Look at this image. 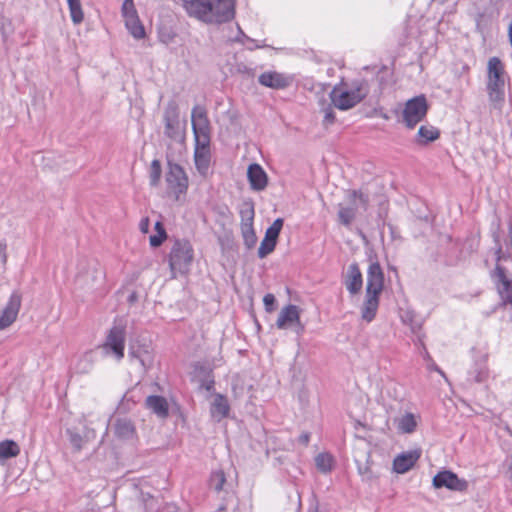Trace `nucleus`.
<instances>
[{"label":"nucleus","mask_w":512,"mask_h":512,"mask_svg":"<svg viewBox=\"0 0 512 512\" xmlns=\"http://www.w3.org/2000/svg\"><path fill=\"white\" fill-rule=\"evenodd\" d=\"M384 288V272L378 261L371 262L367 270L365 299L361 307V317L372 322L379 307V297Z\"/></svg>","instance_id":"nucleus-1"},{"label":"nucleus","mask_w":512,"mask_h":512,"mask_svg":"<svg viewBox=\"0 0 512 512\" xmlns=\"http://www.w3.org/2000/svg\"><path fill=\"white\" fill-rule=\"evenodd\" d=\"M190 7L192 13L189 16L207 24H223L235 17L234 0H202Z\"/></svg>","instance_id":"nucleus-2"},{"label":"nucleus","mask_w":512,"mask_h":512,"mask_svg":"<svg viewBox=\"0 0 512 512\" xmlns=\"http://www.w3.org/2000/svg\"><path fill=\"white\" fill-rule=\"evenodd\" d=\"M344 82L336 85L329 96L333 105L342 111L349 110L359 104L368 94V87L365 80H355L351 87L343 89Z\"/></svg>","instance_id":"nucleus-3"},{"label":"nucleus","mask_w":512,"mask_h":512,"mask_svg":"<svg viewBox=\"0 0 512 512\" xmlns=\"http://www.w3.org/2000/svg\"><path fill=\"white\" fill-rule=\"evenodd\" d=\"M194 258V250L189 240L175 239L169 253V267L172 278L176 277V272L187 273Z\"/></svg>","instance_id":"nucleus-4"},{"label":"nucleus","mask_w":512,"mask_h":512,"mask_svg":"<svg viewBox=\"0 0 512 512\" xmlns=\"http://www.w3.org/2000/svg\"><path fill=\"white\" fill-rule=\"evenodd\" d=\"M429 108L430 105L424 94L408 99L401 113L402 123L408 129H414L418 123L426 118Z\"/></svg>","instance_id":"nucleus-5"},{"label":"nucleus","mask_w":512,"mask_h":512,"mask_svg":"<svg viewBox=\"0 0 512 512\" xmlns=\"http://www.w3.org/2000/svg\"><path fill=\"white\" fill-rule=\"evenodd\" d=\"M167 187L172 191L176 199L180 194H185L188 189V176L183 167L178 163L168 161V171L165 175Z\"/></svg>","instance_id":"nucleus-6"},{"label":"nucleus","mask_w":512,"mask_h":512,"mask_svg":"<svg viewBox=\"0 0 512 512\" xmlns=\"http://www.w3.org/2000/svg\"><path fill=\"white\" fill-rule=\"evenodd\" d=\"M432 486L435 489L446 488L450 491L466 492L468 490L469 483L467 480L459 478L453 471L443 469L433 477Z\"/></svg>","instance_id":"nucleus-7"},{"label":"nucleus","mask_w":512,"mask_h":512,"mask_svg":"<svg viewBox=\"0 0 512 512\" xmlns=\"http://www.w3.org/2000/svg\"><path fill=\"white\" fill-rule=\"evenodd\" d=\"M244 206L245 208L240 210L241 234L245 247L250 250L254 248L257 243V236L253 226L255 211L252 202H246Z\"/></svg>","instance_id":"nucleus-8"},{"label":"nucleus","mask_w":512,"mask_h":512,"mask_svg":"<svg viewBox=\"0 0 512 512\" xmlns=\"http://www.w3.org/2000/svg\"><path fill=\"white\" fill-rule=\"evenodd\" d=\"M191 123L194 140L210 139V120L204 106L195 105L191 111Z\"/></svg>","instance_id":"nucleus-9"},{"label":"nucleus","mask_w":512,"mask_h":512,"mask_svg":"<svg viewBox=\"0 0 512 512\" xmlns=\"http://www.w3.org/2000/svg\"><path fill=\"white\" fill-rule=\"evenodd\" d=\"M491 278L495 281L502 302L510 304L512 308V276L508 275L505 267L496 265L491 272Z\"/></svg>","instance_id":"nucleus-10"},{"label":"nucleus","mask_w":512,"mask_h":512,"mask_svg":"<svg viewBox=\"0 0 512 512\" xmlns=\"http://www.w3.org/2000/svg\"><path fill=\"white\" fill-rule=\"evenodd\" d=\"M21 302L22 294L20 291H13L5 307L0 310V330L8 328L16 321Z\"/></svg>","instance_id":"nucleus-11"},{"label":"nucleus","mask_w":512,"mask_h":512,"mask_svg":"<svg viewBox=\"0 0 512 512\" xmlns=\"http://www.w3.org/2000/svg\"><path fill=\"white\" fill-rule=\"evenodd\" d=\"M284 220L277 218L267 228L264 239L258 248V257L265 258L268 254L272 253L276 247L279 234L283 228Z\"/></svg>","instance_id":"nucleus-12"},{"label":"nucleus","mask_w":512,"mask_h":512,"mask_svg":"<svg viewBox=\"0 0 512 512\" xmlns=\"http://www.w3.org/2000/svg\"><path fill=\"white\" fill-rule=\"evenodd\" d=\"M210 140H195L194 162L198 173L203 177L208 175L210 168Z\"/></svg>","instance_id":"nucleus-13"},{"label":"nucleus","mask_w":512,"mask_h":512,"mask_svg":"<svg viewBox=\"0 0 512 512\" xmlns=\"http://www.w3.org/2000/svg\"><path fill=\"white\" fill-rule=\"evenodd\" d=\"M125 336V328L120 325H115L109 330L106 337L104 348L112 351L118 360L124 357Z\"/></svg>","instance_id":"nucleus-14"},{"label":"nucleus","mask_w":512,"mask_h":512,"mask_svg":"<svg viewBox=\"0 0 512 512\" xmlns=\"http://www.w3.org/2000/svg\"><path fill=\"white\" fill-rule=\"evenodd\" d=\"M165 123L164 134L172 140H177L179 133V108L174 101H170L163 114Z\"/></svg>","instance_id":"nucleus-15"},{"label":"nucleus","mask_w":512,"mask_h":512,"mask_svg":"<svg viewBox=\"0 0 512 512\" xmlns=\"http://www.w3.org/2000/svg\"><path fill=\"white\" fill-rule=\"evenodd\" d=\"M293 323H296V333L301 335L304 331V325L300 322L299 308L296 305L289 304L281 310L276 326L279 329H284Z\"/></svg>","instance_id":"nucleus-16"},{"label":"nucleus","mask_w":512,"mask_h":512,"mask_svg":"<svg viewBox=\"0 0 512 512\" xmlns=\"http://www.w3.org/2000/svg\"><path fill=\"white\" fill-rule=\"evenodd\" d=\"M258 82L262 86L279 90L289 87L293 82V78L284 73L267 71L259 75Z\"/></svg>","instance_id":"nucleus-17"},{"label":"nucleus","mask_w":512,"mask_h":512,"mask_svg":"<svg viewBox=\"0 0 512 512\" xmlns=\"http://www.w3.org/2000/svg\"><path fill=\"white\" fill-rule=\"evenodd\" d=\"M487 87H505L504 65L498 57H491L487 66Z\"/></svg>","instance_id":"nucleus-18"},{"label":"nucleus","mask_w":512,"mask_h":512,"mask_svg":"<svg viewBox=\"0 0 512 512\" xmlns=\"http://www.w3.org/2000/svg\"><path fill=\"white\" fill-rule=\"evenodd\" d=\"M344 285L351 295L358 294L363 287V277L358 263H351L344 276Z\"/></svg>","instance_id":"nucleus-19"},{"label":"nucleus","mask_w":512,"mask_h":512,"mask_svg":"<svg viewBox=\"0 0 512 512\" xmlns=\"http://www.w3.org/2000/svg\"><path fill=\"white\" fill-rule=\"evenodd\" d=\"M66 434L70 444L74 448H82L83 446L92 445V442L96 438L95 431L85 427H83L81 431L76 428H68L66 430Z\"/></svg>","instance_id":"nucleus-20"},{"label":"nucleus","mask_w":512,"mask_h":512,"mask_svg":"<svg viewBox=\"0 0 512 512\" xmlns=\"http://www.w3.org/2000/svg\"><path fill=\"white\" fill-rule=\"evenodd\" d=\"M421 456V450H410L400 453L394 458L393 470L398 474L408 472Z\"/></svg>","instance_id":"nucleus-21"},{"label":"nucleus","mask_w":512,"mask_h":512,"mask_svg":"<svg viewBox=\"0 0 512 512\" xmlns=\"http://www.w3.org/2000/svg\"><path fill=\"white\" fill-rule=\"evenodd\" d=\"M247 178L252 190L262 191L267 187L268 176L262 166L257 163L248 166Z\"/></svg>","instance_id":"nucleus-22"},{"label":"nucleus","mask_w":512,"mask_h":512,"mask_svg":"<svg viewBox=\"0 0 512 512\" xmlns=\"http://www.w3.org/2000/svg\"><path fill=\"white\" fill-rule=\"evenodd\" d=\"M355 462L358 473L362 477L363 481H371L375 477L372 470L370 450H359V453L355 456Z\"/></svg>","instance_id":"nucleus-23"},{"label":"nucleus","mask_w":512,"mask_h":512,"mask_svg":"<svg viewBox=\"0 0 512 512\" xmlns=\"http://www.w3.org/2000/svg\"><path fill=\"white\" fill-rule=\"evenodd\" d=\"M145 406L157 415L158 418L166 419L169 416V405L163 396H148L145 400Z\"/></svg>","instance_id":"nucleus-24"},{"label":"nucleus","mask_w":512,"mask_h":512,"mask_svg":"<svg viewBox=\"0 0 512 512\" xmlns=\"http://www.w3.org/2000/svg\"><path fill=\"white\" fill-rule=\"evenodd\" d=\"M440 137V130L432 125H422L416 135V143L425 146Z\"/></svg>","instance_id":"nucleus-25"},{"label":"nucleus","mask_w":512,"mask_h":512,"mask_svg":"<svg viewBox=\"0 0 512 512\" xmlns=\"http://www.w3.org/2000/svg\"><path fill=\"white\" fill-rule=\"evenodd\" d=\"M230 411V405L227 398L222 394H216L214 401L211 404V415L221 420L228 416Z\"/></svg>","instance_id":"nucleus-26"},{"label":"nucleus","mask_w":512,"mask_h":512,"mask_svg":"<svg viewBox=\"0 0 512 512\" xmlns=\"http://www.w3.org/2000/svg\"><path fill=\"white\" fill-rule=\"evenodd\" d=\"M397 430L401 433L410 434L415 431L418 420L415 414L406 412L394 420Z\"/></svg>","instance_id":"nucleus-27"},{"label":"nucleus","mask_w":512,"mask_h":512,"mask_svg":"<svg viewBox=\"0 0 512 512\" xmlns=\"http://www.w3.org/2000/svg\"><path fill=\"white\" fill-rule=\"evenodd\" d=\"M114 429L115 435L120 439H131L135 434V427L128 419H117Z\"/></svg>","instance_id":"nucleus-28"},{"label":"nucleus","mask_w":512,"mask_h":512,"mask_svg":"<svg viewBox=\"0 0 512 512\" xmlns=\"http://www.w3.org/2000/svg\"><path fill=\"white\" fill-rule=\"evenodd\" d=\"M315 465L322 473L331 472L335 466V458L329 452L323 451L315 457Z\"/></svg>","instance_id":"nucleus-29"},{"label":"nucleus","mask_w":512,"mask_h":512,"mask_svg":"<svg viewBox=\"0 0 512 512\" xmlns=\"http://www.w3.org/2000/svg\"><path fill=\"white\" fill-rule=\"evenodd\" d=\"M487 91L492 108L501 111L505 101L504 87H487Z\"/></svg>","instance_id":"nucleus-30"},{"label":"nucleus","mask_w":512,"mask_h":512,"mask_svg":"<svg viewBox=\"0 0 512 512\" xmlns=\"http://www.w3.org/2000/svg\"><path fill=\"white\" fill-rule=\"evenodd\" d=\"M125 26L135 39H143L146 35L143 24L139 17L125 20Z\"/></svg>","instance_id":"nucleus-31"},{"label":"nucleus","mask_w":512,"mask_h":512,"mask_svg":"<svg viewBox=\"0 0 512 512\" xmlns=\"http://www.w3.org/2000/svg\"><path fill=\"white\" fill-rule=\"evenodd\" d=\"M67 4L72 22L75 25L82 23L84 20V13L80 0H67Z\"/></svg>","instance_id":"nucleus-32"},{"label":"nucleus","mask_w":512,"mask_h":512,"mask_svg":"<svg viewBox=\"0 0 512 512\" xmlns=\"http://www.w3.org/2000/svg\"><path fill=\"white\" fill-rule=\"evenodd\" d=\"M356 216L355 207H343L340 206L338 211L339 222L344 226H350Z\"/></svg>","instance_id":"nucleus-33"},{"label":"nucleus","mask_w":512,"mask_h":512,"mask_svg":"<svg viewBox=\"0 0 512 512\" xmlns=\"http://www.w3.org/2000/svg\"><path fill=\"white\" fill-rule=\"evenodd\" d=\"M162 175L161 162L158 159H154L150 166V186L157 187L160 184Z\"/></svg>","instance_id":"nucleus-34"},{"label":"nucleus","mask_w":512,"mask_h":512,"mask_svg":"<svg viewBox=\"0 0 512 512\" xmlns=\"http://www.w3.org/2000/svg\"><path fill=\"white\" fill-rule=\"evenodd\" d=\"M93 361L90 355L85 354L77 361L75 371L79 374H88L92 371Z\"/></svg>","instance_id":"nucleus-35"},{"label":"nucleus","mask_w":512,"mask_h":512,"mask_svg":"<svg viewBox=\"0 0 512 512\" xmlns=\"http://www.w3.org/2000/svg\"><path fill=\"white\" fill-rule=\"evenodd\" d=\"M129 357L131 359H136L137 361H139L140 365L144 369H148L151 366V356L148 353V351L131 350L129 351Z\"/></svg>","instance_id":"nucleus-36"},{"label":"nucleus","mask_w":512,"mask_h":512,"mask_svg":"<svg viewBox=\"0 0 512 512\" xmlns=\"http://www.w3.org/2000/svg\"><path fill=\"white\" fill-rule=\"evenodd\" d=\"M121 12L125 20L139 17L133 0H124Z\"/></svg>","instance_id":"nucleus-37"},{"label":"nucleus","mask_w":512,"mask_h":512,"mask_svg":"<svg viewBox=\"0 0 512 512\" xmlns=\"http://www.w3.org/2000/svg\"><path fill=\"white\" fill-rule=\"evenodd\" d=\"M226 482L225 474L223 471L215 472L210 478V487L216 492H220Z\"/></svg>","instance_id":"nucleus-38"},{"label":"nucleus","mask_w":512,"mask_h":512,"mask_svg":"<svg viewBox=\"0 0 512 512\" xmlns=\"http://www.w3.org/2000/svg\"><path fill=\"white\" fill-rule=\"evenodd\" d=\"M193 368H194V375L198 378V380H200L202 378H207V377L213 375L212 368L205 363L196 362L193 365Z\"/></svg>","instance_id":"nucleus-39"},{"label":"nucleus","mask_w":512,"mask_h":512,"mask_svg":"<svg viewBox=\"0 0 512 512\" xmlns=\"http://www.w3.org/2000/svg\"><path fill=\"white\" fill-rule=\"evenodd\" d=\"M469 375L475 382L481 383L487 378L488 371L484 364H476V367L469 372Z\"/></svg>","instance_id":"nucleus-40"},{"label":"nucleus","mask_w":512,"mask_h":512,"mask_svg":"<svg viewBox=\"0 0 512 512\" xmlns=\"http://www.w3.org/2000/svg\"><path fill=\"white\" fill-rule=\"evenodd\" d=\"M349 197L351 201H355V199H359L363 208L366 210L369 204V196L367 194L362 193L360 190H351L349 192Z\"/></svg>","instance_id":"nucleus-41"},{"label":"nucleus","mask_w":512,"mask_h":512,"mask_svg":"<svg viewBox=\"0 0 512 512\" xmlns=\"http://www.w3.org/2000/svg\"><path fill=\"white\" fill-rule=\"evenodd\" d=\"M175 36H176V34L173 31L168 30V29L161 30V31H159V34H158L160 42H162L166 45L173 42Z\"/></svg>","instance_id":"nucleus-42"},{"label":"nucleus","mask_w":512,"mask_h":512,"mask_svg":"<svg viewBox=\"0 0 512 512\" xmlns=\"http://www.w3.org/2000/svg\"><path fill=\"white\" fill-rule=\"evenodd\" d=\"M20 450H0V464L5 465L7 460L19 455Z\"/></svg>","instance_id":"nucleus-43"},{"label":"nucleus","mask_w":512,"mask_h":512,"mask_svg":"<svg viewBox=\"0 0 512 512\" xmlns=\"http://www.w3.org/2000/svg\"><path fill=\"white\" fill-rule=\"evenodd\" d=\"M263 303L267 312H272L275 309L276 298L273 294L268 293L263 298Z\"/></svg>","instance_id":"nucleus-44"},{"label":"nucleus","mask_w":512,"mask_h":512,"mask_svg":"<svg viewBox=\"0 0 512 512\" xmlns=\"http://www.w3.org/2000/svg\"><path fill=\"white\" fill-rule=\"evenodd\" d=\"M166 238L167 234H161L160 232L156 233L155 235L150 236V245L154 248L159 247L162 245Z\"/></svg>","instance_id":"nucleus-45"},{"label":"nucleus","mask_w":512,"mask_h":512,"mask_svg":"<svg viewBox=\"0 0 512 512\" xmlns=\"http://www.w3.org/2000/svg\"><path fill=\"white\" fill-rule=\"evenodd\" d=\"M200 387L205 389L206 391H212L214 389L215 381H214V375H211L207 378H202L199 380Z\"/></svg>","instance_id":"nucleus-46"},{"label":"nucleus","mask_w":512,"mask_h":512,"mask_svg":"<svg viewBox=\"0 0 512 512\" xmlns=\"http://www.w3.org/2000/svg\"><path fill=\"white\" fill-rule=\"evenodd\" d=\"M335 120H336V116H335L333 109L331 107L326 108L325 114H324V119H323V124L328 126V125L333 124L335 122Z\"/></svg>","instance_id":"nucleus-47"},{"label":"nucleus","mask_w":512,"mask_h":512,"mask_svg":"<svg viewBox=\"0 0 512 512\" xmlns=\"http://www.w3.org/2000/svg\"><path fill=\"white\" fill-rule=\"evenodd\" d=\"M494 239H495V242L497 244V248H496V251H495L496 265H500L499 262L503 259V251H502V246L499 243V236H498L497 233H495Z\"/></svg>","instance_id":"nucleus-48"},{"label":"nucleus","mask_w":512,"mask_h":512,"mask_svg":"<svg viewBox=\"0 0 512 512\" xmlns=\"http://www.w3.org/2000/svg\"><path fill=\"white\" fill-rule=\"evenodd\" d=\"M150 228V220L148 217L142 218L139 223V229L142 233H148Z\"/></svg>","instance_id":"nucleus-49"},{"label":"nucleus","mask_w":512,"mask_h":512,"mask_svg":"<svg viewBox=\"0 0 512 512\" xmlns=\"http://www.w3.org/2000/svg\"><path fill=\"white\" fill-rule=\"evenodd\" d=\"M7 244L5 241H0V260L3 264L7 262Z\"/></svg>","instance_id":"nucleus-50"},{"label":"nucleus","mask_w":512,"mask_h":512,"mask_svg":"<svg viewBox=\"0 0 512 512\" xmlns=\"http://www.w3.org/2000/svg\"><path fill=\"white\" fill-rule=\"evenodd\" d=\"M309 439H310L309 433H302L297 439V444L300 446H307L309 443Z\"/></svg>","instance_id":"nucleus-51"},{"label":"nucleus","mask_w":512,"mask_h":512,"mask_svg":"<svg viewBox=\"0 0 512 512\" xmlns=\"http://www.w3.org/2000/svg\"><path fill=\"white\" fill-rule=\"evenodd\" d=\"M0 448H18V445L14 440L6 439L0 441Z\"/></svg>","instance_id":"nucleus-52"},{"label":"nucleus","mask_w":512,"mask_h":512,"mask_svg":"<svg viewBox=\"0 0 512 512\" xmlns=\"http://www.w3.org/2000/svg\"><path fill=\"white\" fill-rule=\"evenodd\" d=\"M127 301L129 304H135L137 301H138V293L136 291H132L128 298H127Z\"/></svg>","instance_id":"nucleus-53"},{"label":"nucleus","mask_w":512,"mask_h":512,"mask_svg":"<svg viewBox=\"0 0 512 512\" xmlns=\"http://www.w3.org/2000/svg\"><path fill=\"white\" fill-rule=\"evenodd\" d=\"M93 275H92V279L95 281L97 279V277L99 275H102L103 274V271L102 269L100 268V266L98 264H95L94 267H93Z\"/></svg>","instance_id":"nucleus-54"},{"label":"nucleus","mask_w":512,"mask_h":512,"mask_svg":"<svg viewBox=\"0 0 512 512\" xmlns=\"http://www.w3.org/2000/svg\"><path fill=\"white\" fill-rule=\"evenodd\" d=\"M428 369L429 370H433V371H437L442 376H445L444 372L437 366V364L433 360L431 361L430 364H428Z\"/></svg>","instance_id":"nucleus-55"},{"label":"nucleus","mask_w":512,"mask_h":512,"mask_svg":"<svg viewBox=\"0 0 512 512\" xmlns=\"http://www.w3.org/2000/svg\"><path fill=\"white\" fill-rule=\"evenodd\" d=\"M155 230H156V232H157V233H159V232H160L161 234H162V233H163V234H167V233H166V230H165V228H164V226H163V224H162L160 221H157V222L155 223Z\"/></svg>","instance_id":"nucleus-56"},{"label":"nucleus","mask_w":512,"mask_h":512,"mask_svg":"<svg viewBox=\"0 0 512 512\" xmlns=\"http://www.w3.org/2000/svg\"><path fill=\"white\" fill-rule=\"evenodd\" d=\"M508 236H509V240H510V245L512 247V215L509 216V219H508Z\"/></svg>","instance_id":"nucleus-57"},{"label":"nucleus","mask_w":512,"mask_h":512,"mask_svg":"<svg viewBox=\"0 0 512 512\" xmlns=\"http://www.w3.org/2000/svg\"><path fill=\"white\" fill-rule=\"evenodd\" d=\"M508 37H509V43L512 47V21L510 22L509 27H508Z\"/></svg>","instance_id":"nucleus-58"},{"label":"nucleus","mask_w":512,"mask_h":512,"mask_svg":"<svg viewBox=\"0 0 512 512\" xmlns=\"http://www.w3.org/2000/svg\"><path fill=\"white\" fill-rule=\"evenodd\" d=\"M423 350H424V358L429 360V361H432V358H431L430 354L428 353V351L426 350L425 347H423Z\"/></svg>","instance_id":"nucleus-59"},{"label":"nucleus","mask_w":512,"mask_h":512,"mask_svg":"<svg viewBox=\"0 0 512 512\" xmlns=\"http://www.w3.org/2000/svg\"><path fill=\"white\" fill-rule=\"evenodd\" d=\"M421 328V325L420 324H415V325H412V331L413 332H416L417 330H419Z\"/></svg>","instance_id":"nucleus-60"},{"label":"nucleus","mask_w":512,"mask_h":512,"mask_svg":"<svg viewBox=\"0 0 512 512\" xmlns=\"http://www.w3.org/2000/svg\"><path fill=\"white\" fill-rule=\"evenodd\" d=\"M226 212H229L228 207H224V208L222 209V211H220V214H221V215H223V216H225V215H226Z\"/></svg>","instance_id":"nucleus-61"},{"label":"nucleus","mask_w":512,"mask_h":512,"mask_svg":"<svg viewBox=\"0 0 512 512\" xmlns=\"http://www.w3.org/2000/svg\"><path fill=\"white\" fill-rule=\"evenodd\" d=\"M240 32H241V34H243V36H244L248 41H250V42H252V43H255V40H253V39H251V38L247 37V36H246L242 31H240Z\"/></svg>","instance_id":"nucleus-62"},{"label":"nucleus","mask_w":512,"mask_h":512,"mask_svg":"<svg viewBox=\"0 0 512 512\" xmlns=\"http://www.w3.org/2000/svg\"><path fill=\"white\" fill-rule=\"evenodd\" d=\"M389 228H390V230H392L393 229L392 225L389 224ZM391 232L393 233V231H391Z\"/></svg>","instance_id":"nucleus-63"}]
</instances>
